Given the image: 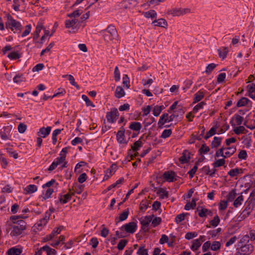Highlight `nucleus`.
Masks as SVG:
<instances>
[{"mask_svg": "<svg viewBox=\"0 0 255 255\" xmlns=\"http://www.w3.org/2000/svg\"><path fill=\"white\" fill-rule=\"evenodd\" d=\"M27 216L18 215L12 216L9 218L8 227L10 237L12 239H16L24 235V231L27 229L26 223L20 219H26Z\"/></svg>", "mask_w": 255, "mask_h": 255, "instance_id": "nucleus-1", "label": "nucleus"}, {"mask_svg": "<svg viewBox=\"0 0 255 255\" xmlns=\"http://www.w3.org/2000/svg\"><path fill=\"white\" fill-rule=\"evenodd\" d=\"M5 22V28L7 29H10L14 33H20L23 28L21 23L14 19V18L9 13L5 14L4 17Z\"/></svg>", "mask_w": 255, "mask_h": 255, "instance_id": "nucleus-2", "label": "nucleus"}, {"mask_svg": "<svg viewBox=\"0 0 255 255\" xmlns=\"http://www.w3.org/2000/svg\"><path fill=\"white\" fill-rule=\"evenodd\" d=\"M101 32L106 42H116L119 40L117 30L114 25H109L106 29L102 30Z\"/></svg>", "mask_w": 255, "mask_h": 255, "instance_id": "nucleus-3", "label": "nucleus"}, {"mask_svg": "<svg viewBox=\"0 0 255 255\" xmlns=\"http://www.w3.org/2000/svg\"><path fill=\"white\" fill-rule=\"evenodd\" d=\"M136 222H131L126 224L121 227V230L125 231L127 233L133 234L137 230Z\"/></svg>", "mask_w": 255, "mask_h": 255, "instance_id": "nucleus-4", "label": "nucleus"}, {"mask_svg": "<svg viewBox=\"0 0 255 255\" xmlns=\"http://www.w3.org/2000/svg\"><path fill=\"white\" fill-rule=\"evenodd\" d=\"M119 116V112L116 108L111 109L110 112L106 114V118L108 122L114 123L116 122Z\"/></svg>", "mask_w": 255, "mask_h": 255, "instance_id": "nucleus-5", "label": "nucleus"}, {"mask_svg": "<svg viewBox=\"0 0 255 255\" xmlns=\"http://www.w3.org/2000/svg\"><path fill=\"white\" fill-rule=\"evenodd\" d=\"M12 127L11 126H7L3 127L2 129L0 130V136L3 140H7L11 137V131Z\"/></svg>", "mask_w": 255, "mask_h": 255, "instance_id": "nucleus-6", "label": "nucleus"}, {"mask_svg": "<svg viewBox=\"0 0 255 255\" xmlns=\"http://www.w3.org/2000/svg\"><path fill=\"white\" fill-rule=\"evenodd\" d=\"M239 250L238 252L242 255H248L253 251V247L251 244L245 245L244 246L237 247Z\"/></svg>", "mask_w": 255, "mask_h": 255, "instance_id": "nucleus-7", "label": "nucleus"}, {"mask_svg": "<svg viewBox=\"0 0 255 255\" xmlns=\"http://www.w3.org/2000/svg\"><path fill=\"white\" fill-rule=\"evenodd\" d=\"M67 152V148H63L59 154V156L57 157L54 162L57 165H60L63 163L65 159L66 156V153Z\"/></svg>", "mask_w": 255, "mask_h": 255, "instance_id": "nucleus-8", "label": "nucleus"}, {"mask_svg": "<svg viewBox=\"0 0 255 255\" xmlns=\"http://www.w3.org/2000/svg\"><path fill=\"white\" fill-rule=\"evenodd\" d=\"M196 211L198 212L199 216L201 218L206 217L208 215L212 216V211L203 206H198Z\"/></svg>", "mask_w": 255, "mask_h": 255, "instance_id": "nucleus-9", "label": "nucleus"}, {"mask_svg": "<svg viewBox=\"0 0 255 255\" xmlns=\"http://www.w3.org/2000/svg\"><path fill=\"white\" fill-rule=\"evenodd\" d=\"M163 178L168 182H173L177 180L176 173L173 171H167L163 174Z\"/></svg>", "mask_w": 255, "mask_h": 255, "instance_id": "nucleus-10", "label": "nucleus"}, {"mask_svg": "<svg viewBox=\"0 0 255 255\" xmlns=\"http://www.w3.org/2000/svg\"><path fill=\"white\" fill-rule=\"evenodd\" d=\"M207 93V91L203 89L200 90L196 92L194 95L193 99V104H196L200 102L205 97V94Z\"/></svg>", "mask_w": 255, "mask_h": 255, "instance_id": "nucleus-11", "label": "nucleus"}, {"mask_svg": "<svg viewBox=\"0 0 255 255\" xmlns=\"http://www.w3.org/2000/svg\"><path fill=\"white\" fill-rule=\"evenodd\" d=\"M204 238V236H201L198 239L193 240L192 242V245L190 247L191 250L193 251L198 250L202 245V243L204 241L203 240Z\"/></svg>", "mask_w": 255, "mask_h": 255, "instance_id": "nucleus-12", "label": "nucleus"}, {"mask_svg": "<svg viewBox=\"0 0 255 255\" xmlns=\"http://www.w3.org/2000/svg\"><path fill=\"white\" fill-rule=\"evenodd\" d=\"M190 12L189 8H176L170 11V13L174 16H180Z\"/></svg>", "mask_w": 255, "mask_h": 255, "instance_id": "nucleus-13", "label": "nucleus"}, {"mask_svg": "<svg viewBox=\"0 0 255 255\" xmlns=\"http://www.w3.org/2000/svg\"><path fill=\"white\" fill-rule=\"evenodd\" d=\"M73 195L74 192H72V190L69 189V192L66 194L60 195L59 199L61 203L66 204L71 200L72 196Z\"/></svg>", "mask_w": 255, "mask_h": 255, "instance_id": "nucleus-14", "label": "nucleus"}, {"mask_svg": "<svg viewBox=\"0 0 255 255\" xmlns=\"http://www.w3.org/2000/svg\"><path fill=\"white\" fill-rule=\"evenodd\" d=\"M44 20L42 19H40L37 24L35 31L34 33L33 38L34 39H37L39 36V33L42 29H44Z\"/></svg>", "mask_w": 255, "mask_h": 255, "instance_id": "nucleus-15", "label": "nucleus"}, {"mask_svg": "<svg viewBox=\"0 0 255 255\" xmlns=\"http://www.w3.org/2000/svg\"><path fill=\"white\" fill-rule=\"evenodd\" d=\"M243 120L244 118L242 116L235 115L231 121V124L233 127L240 126L242 124Z\"/></svg>", "mask_w": 255, "mask_h": 255, "instance_id": "nucleus-16", "label": "nucleus"}, {"mask_svg": "<svg viewBox=\"0 0 255 255\" xmlns=\"http://www.w3.org/2000/svg\"><path fill=\"white\" fill-rule=\"evenodd\" d=\"M220 125L218 122H216L214 126L207 132L204 138L206 139H208L211 136L214 135L216 133V130L219 128Z\"/></svg>", "mask_w": 255, "mask_h": 255, "instance_id": "nucleus-17", "label": "nucleus"}, {"mask_svg": "<svg viewBox=\"0 0 255 255\" xmlns=\"http://www.w3.org/2000/svg\"><path fill=\"white\" fill-rule=\"evenodd\" d=\"M51 130V128L50 127H47V128H40L39 131L38 132L37 134L38 136L45 138L49 134Z\"/></svg>", "mask_w": 255, "mask_h": 255, "instance_id": "nucleus-18", "label": "nucleus"}, {"mask_svg": "<svg viewBox=\"0 0 255 255\" xmlns=\"http://www.w3.org/2000/svg\"><path fill=\"white\" fill-rule=\"evenodd\" d=\"M122 129L117 132V138L118 142L120 143H127L125 136V129L122 127Z\"/></svg>", "mask_w": 255, "mask_h": 255, "instance_id": "nucleus-19", "label": "nucleus"}, {"mask_svg": "<svg viewBox=\"0 0 255 255\" xmlns=\"http://www.w3.org/2000/svg\"><path fill=\"white\" fill-rule=\"evenodd\" d=\"M247 88L250 97L255 100V84H250L247 86Z\"/></svg>", "mask_w": 255, "mask_h": 255, "instance_id": "nucleus-20", "label": "nucleus"}, {"mask_svg": "<svg viewBox=\"0 0 255 255\" xmlns=\"http://www.w3.org/2000/svg\"><path fill=\"white\" fill-rule=\"evenodd\" d=\"M167 122H168V114L165 113L163 114L159 119L158 122V127L159 128H162L164 124Z\"/></svg>", "mask_w": 255, "mask_h": 255, "instance_id": "nucleus-21", "label": "nucleus"}, {"mask_svg": "<svg viewBox=\"0 0 255 255\" xmlns=\"http://www.w3.org/2000/svg\"><path fill=\"white\" fill-rule=\"evenodd\" d=\"M152 217H154V215L146 216L142 218L140 220L142 226L143 227H147L149 223L152 220Z\"/></svg>", "mask_w": 255, "mask_h": 255, "instance_id": "nucleus-22", "label": "nucleus"}, {"mask_svg": "<svg viewBox=\"0 0 255 255\" xmlns=\"http://www.w3.org/2000/svg\"><path fill=\"white\" fill-rule=\"evenodd\" d=\"M116 169V165L112 164L110 168L107 169V172L104 177V180H107L110 176H111L115 173Z\"/></svg>", "mask_w": 255, "mask_h": 255, "instance_id": "nucleus-23", "label": "nucleus"}, {"mask_svg": "<svg viewBox=\"0 0 255 255\" xmlns=\"http://www.w3.org/2000/svg\"><path fill=\"white\" fill-rule=\"evenodd\" d=\"M129 215V209H127L122 213L120 214L118 219H116V223H118L121 221L126 220Z\"/></svg>", "mask_w": 255, "mask_h": 255, "instance_id": "nucleus-24", "label": "nucleus"}, {"mask_svg": "<svg viewBox=\"0 0 255 255\" xmlns=\"http://www.w3.org/2000/svg\"><path fill=\"white\" fill-rule=\"evenodd\" d=\"M243 173V169L239 168H235L231 169L228 172V175L231 177H234L238 176L240 174H242Z\"/></svg>", "mask_w": 255, "mask_h": 255, "instance_id": "nucleus-25", "label": "nucleus"}, {"mask_svg": "<svg viewBox=\"0 0 255 255\" xmlns=\"http://www.w3.org/2000/svg\"><path fill=\"white\" fill-rule=\"evenodd\" d=\"M251 103L252 102L250 101V100L247 98L243 97L237 102V107H241L246 106L247 105H249L250 104H251Z\"/></svg>", "mask_w": 255, "mask_h": 255, "instance_id": "nucleus-26", "label": "nucleus"}, {"mask_svg": "<svg viewBox=\"0 0 255 255\" xmlns=\"http://www.w3.org/2000/svg\"><path fill=\"white\" fill-rule=\"evenodd\" d=\"M222 138L220 137L215 136L213 140L211 142V146L212 148H217L222 142Z\"/></svg>", "mask_w": 255, "mask_h": 255, "instance_id": "nucleus-27", "label": "nucleus"}, {"mask_svg": "<svg viewBox=\"0 0 255 255\" xmlns=\"http://www.w3.org/2000/svg\"><path fill=\"white\" fill-rule=\"evenodd\" d=\"M142 128L141 124L139 122H131L130 123L129 128L131 130L135 131H139Z\"/></svg>", "mask_w": 255, "mask_h": 255, "instance_id": "nucleus-28", "label": "nucleus"}, {"mask_svg": "<svg viewBox=\"0 0 255 255\" xmlns=\"http://www.w3.org/2000/svg\"><path fill=\"white\" fill-rule=\"evenodd\" d=\"M226 151H225V158H228L232 156L236 151V147L232 146L231 147H225Z\"/></svg>", "mask_w": 255, "mask_h": 255, "instance_id": "nucleus-29", "label": "nucleus"}, {"mask_svg": "<svg viewBox=\"0 0 255 255\" xmlns=\"http://www.w3.org/2000/svg\"><path fill=\"white\" fill-rule=\"evenodd\" d=\"M37 190V186L33 184H30L24 188L25 194H31L36 192Z\"/></svg>", "mask_w": 255, "mask_h": 255, "instance_id": "nucleus-30", "label": "nucleus"}, {"mask_svg": "<svg viewBox=\"0 0 255 255\" xmlns=\"http://www.w3.org/2000/svg\"><path fill=\"white\" fill-rule=\"evenodd\" d=\"M152 24L155 26H161L165 27L167 26V22L163 18H160L157 20H155L152 22Z\"/></svg>", "mask_w": 255, "mask_h": 255, "instance_id": "nucleus-31", "label": "nucleus"}, {"mask_svg": "<svg viewBox=\"0 0 255 255\" xmlns=\"http://www.w3.org/2000/svg\"><path fill=\"white\" fill-rule=\"evenodd\" d=\"M7 57L10 60H16L21 57V54L17 51H11L8 55Z\"/></svg>", "mask_w": 255, "mask_h": 255, "instance_id": "nucleus-32", "label": "nucleus"}, {"mask_svg": "<svg viewBox=\"0 0 255 255\" xmlns=\"http://www.w3.org/2000/svg\"><path fill=\"white\" fill-rule=\"evenodd\" d=\"M218 54L220 58L222 59H224L228 52V50L227 47H222L218 50Z\"/></svg>", "mask_w": 255, "mask_h": 255, "instance_id": "nucleus-33", "label": "nucleus"}, {"mask_svg": "<svg viewBox=\"0 0 255 255\" xmlns=\"http://www.w3.org/2000/svg\"><path fill=\"white\" fill-rule=\"evenodd\" d=\"M22 251L20 249L16 247H13L9 249L7 251L8 255H19Z\"/></svg>", "mask_w": 255, "mask_h": 255, "instance_id": "nucleus-34", "label": "nucleus"}, {"mask_svg": "<svg viewBox=\"0 0 255 255\" xmlns=\"http://www.w3.org/2000/svg\"><path fill=\"white\" fill-rule=\"evenodd\" d=\"M163 109V106H155L152 110L153 115L155 117H158Z\"/></svg>", "mask_w": 255, "mask_h": 255, "instance_id": "nucleus-35", "label": "nucleus"}, {"mask_svg": "<svg viewBox=\"0 0 255 255\" xmlns=\"http://www.w3.org/2000/svg\"><path fill=\"white\" fill-rule=\"evenodd\" d=\"M42 250L45 252L47 255H53L56 254V251L48 246H44L42 248Z\"/></svg>", "mask_w": 255, "mask_h": 255, "instance_id": "nucleus-36", "label": "nucleus"}, {"mask_svg": "<svg viewBox=\"0 0 255 255\" xmlns=\"http://www.w3.org/2000/svg\"><path fill=\"white\" fill-rule=\"evenodd\" d=\"M125 94V91L122 87L118 86L117 87L115 92V96L117 98H121L124 96Z\"/></svg>", "mask_w": 255, "mask_h": 255, "instance_id": "nucleus-37", "label": "nucleus"}, {"mask_svg": "<svg viewBox=\"0 0 255 255\" xmlns=\"http://www.w3.org/2000/svg\"><path fill=\"white\" fill-rule=\"evenodd\" d=\"M244 201V197L241 194L239 196H238L234 201L233 205L235 207L238 208L240 206Z\"/></svg>", "mask_w": 255, "mask_h": 255, "instance_id": "nucleus-38", "label": "nucleus"}, {"mask_svg": "<svg viewBox=\"0 0 255 255\" xmlns=\"http://www.w3.org/2000/svg\"><path fill=\"white\" fill-rule=\"evenodd\" d=\"M54 190L52 188H47L45 193H43V195L42 197V200H46L47 199L51 197V195L53 193Z\"/></svg>", "mask_w": 255, "mask_h": 255, "instance_id": "nucleus-39", "label": "nucleus"}, {"mask_svg": "<svg viewBox=\"0 0 255 255\" xmlns=\"http://www.w3.org/2000/svg\"><path fill=\"white\" fill-rule=\"evenodd\" d=\"M65 93V91L64 89H62L60 92L55 93L52 96H47L46 95H44L42 99L45 101L47 100L48 99H52L54 97L59 96L60 95H63Z\"/></svg>", "mask_w": 255, "mask_h": 255, "instance_id": "nucleus-40", "label": "nucleus"}, {"mask_svg": "<svg viewBox=\"0 0 255 255\" xmlns=\"http://www.w3.org/2000/svg\"><path fill=\"white\" fill-rule=\"evenodd\" d=\"M250 241V237L249 235H246L241 239L240 242L238 244L237 247L244 246L245 245H247V243Z\"/></svg>", "mask_w": 255, "mask_h": 255, "instance_id": "nucleus-41", "label": "nucleus"}, {"mask_svg": "<svg viewBox=\"0 0 255 255\" xmlns=\"http://www.w3.org/2000/svg\"><path fill=\"white\" fill-rule=\"evenodd\" d=\"M144 16L146 18H151L153 19L156 17L157 13L154 10H149L143 13Z\"/></svg>", "mask_w": 255, "mask_h": 255, "instance_id": "nucleus-42", "label": "nucleus"}, {"mask_svg": "<svg viewBox=\"0 0 255 255\" xmlns=\"http://www.w3.org/2000/svg\"><path fill=\"white\" fill-rule=\"evenodd\" d=\"M83 190L84 186L83 185H78L77 184H75L72 189L74 193H76L78 194H81Z\"/></svg>", "mask_w": 255, "mask_h": 255, "instance_id": "nucleus-43", "label": "nucleus"}, {"mask_svg": "<svg viewBox=\"0 0 255 255\" xmlns=\"http://www.w3.org/2000/svg\"><path fill=\"white\" fill-rule=\"evenodd\" d=\"M221 243L218 241H214L212 244L211 243V250L213 251L220 250L221 248Z\"/></svg>", "mask_w": 255, "mask_h": 255, "instance_id": "nucleus-44", "label": "nucleus"}, {"mask_svg": "<svg viewBox=\"0 0 255 255\" xmlns=\"http://www.w3.org/2000/svg\"><path fill=\"white\" fill-rule=\"evenodd\" d=\"M126 7H135L138 4L137 0H126Z\"/></svg>", "mask_w": 255, "mask_h": 255, "instance_id": "nucleus-45", "label": "nucleus"}, {"mask_svg": "<svg viewBox=\"0 0 255 255\" xmlns=\"http://www.w3.org/2000/svg\"><path fill=\"white\" fill-rule=\"evenodd\" d=\"M206 103L205 102L202 101L196 105L193 109L194 113H197L200 110L203 109L204 106L206 105Z\"/></svg>", "mask_w": 255, "mask_h": 255, "instance_id": "nucleus-46", "label": "nucleus"}, {"mask_svg": "<svg viewBox=\"0 0 255 255\" xmlns=\"http://www.w3.org/2000/svg\"><path fill=\"white\" fill-rule=\"evenodd\" d=\"M196 200L192 199L191 202H189L186 204L184 209L186 210H189L191 209H194L196 207Z\"/></svg>", "mask_w": 255, "mask_h": 255, "instance_id": "nucleus-47", "label": "nucleus"}, {"mask_svg": "<svg viewBox=\"0 0 255 255\" xmlns=\"http://www.w3.org/2000/svg\"><path fill=\"white\" fill-rule=\"evenodd\" d=\"M61 231V229L60 228H55V229L53 230L52 232L47 237L48 240L52 239L55 235L60 234Z\"/></svg>", "mask_w": 255, "mask_h": 255, "instance_id": "nucleus-48", "label": "nucleus"}, {"mask_svg": "<svg viewBox=\"0 0 255 255\" xmlns=\"http://www.w3.org/2000/svg\"><path fill=\"white\" fill-rule=\"evenodd\" d=\"M143 143L139 138L137 141H135L132 145L131 148L133 151H137L142 145Z\"/></svg>", "mask_w": 255, "mask_h": 255, "instance_id": "nucleus-49", "label": "nucleus"}, {"mask_svg": "<svg viewBox=\"0 0 255 255\" xmlns=\"http://www.w3.org/2000/svg\"><path fill=\"white\" fill-rule=\"evenodd\" d=\"M77 22V20L76 18L71 20H67L65 21V26L66 28H70L74 26Z\"/></svg>", "mask_w": 255, "mask_h": 255, "instance_id": "nucleus-50", "label": "nucleus"}, {"mask_svg": "<svg viewBox=\"0 0 255 255\" xmlns=\"http://www.w3.org/2000/svg\"><path fill=\"white\" fill-rule=\"evenodd\" d=\"M226 150V148L224 147H222L219 150H218L215 153V157H219L220 156L223 157L224 158H225V152L224 150Z\"/></svg>", "mask_w": 255, "mask_h": 255, "instance_id": "nucleus-51", "label": "nucleus"}, {"mask_svg": "<svg viewBox=\"0 0 255 255\" xmlns=\"http://www.w3.org/2000/svg\"><path fill=\"white\" fill-rule=\"evenodd\" d=\"M61 131V129H56L53 131L52 133V143L53 144H55L57 142V135L60 133Z\"/></svg>", "mask_w": 255, "mask_h": 255, "instance_id": "nucleus-52", "label": "nucleus"}, {"mask_svg": "<svg viewBox=\"0 0 255 255\" xmlns=\"http://www.w3.org/2000/svg\"><path fill=\"white\" fill-rule=\"evenodd\" d=\"M225 164V160L224 158L219 159L213 163L214 168L219 167L223 166Z\"/></svg>", "mask_w": 255, "mask_h": 255, "instance_id": "nucleus-53", "label": "nucleus"}, {"mask_svg": "<svg viewBox=\"0 0 255 255\" xmlns=\"http://www.w3.org/2000/svg\"><path fill=\"white\" fill-rule=\"evenodd\" d=\"M189 156L186 152H184L182 156L179 158V161L182 163H187L189 160Z\"/></svg>", "mask_w": 255, "mask_h": 255, "instance_id": "nucleus-54", "label": "nucleus"}, {"mask_svg": "<svg viewBox=\"0 0 255 255\" xmlns=\"http://www.w3.org/2000/svg\"><path fill=\"white\" fill-rule=\"evenodd\" d=\"M237 193L235 190H232L227 195V201L232 202L236 198Z\"/></svg>", "mask_w": 255, "mask_h": 255, "instance_id": "nucleus-55", "label": "nucleus"}, {"mask_svg": "<svg viewBox=\"0 0 255 255\" xmlns=\"http://www.w3.org/2000/svg\"><path fill=\"white\" fill-rule=\"evenodd\" d=\"M13 81L14 83L19 84L21 82L25 81V78L23 77V75H16L13 78Z\"/></svg>", "mask_w": 255, "mask_h": 255, "instance_id": "nucleus-56", "label": "nucleus"}, {"mask_svg": "<svg viewBox=\"0 0 255 255\" xmlns=\"http://www.w3.org/2000/svg\"><path fill=\"white\" fill-rule=\"evenodd\" d=\"M31 29H32V27L30 24H28V25H26L25 27L24 30L21 34V36L22 37H25L27 35H28L30 33V32L31 30Z\"/></svg>", "mask_w": 255, "mask_h": 255, "instance_id": "nucleus-57", "label": "nucleus"}, {"mask_svg": "<svg viewBox=\"0 0 255 255\" xmlns=\"http://www.w3.org/2000/svg\"><path fill=\"white\" fill-rule=\"evenodd\" d=\"M128 243L127 240H121L118 245L117 248L120 251L123 250Z\"/></svg>", "mask_w": 255, "mask_h": 255, "instance_id": "nucleus-58", "label": "nucleus"}, {"mask_svg": "<svg viewBox=\"0 0 255 255\" xmlns=\"http://www.w3.org/2000/svg\"><path fill=\"white\" fill-rule=\"evenodd\" d=\"M172 134V130L171 129H164L160 137L162 138H166L169 137Z\"/></svg>", "mask_w": 255, "mask_h": 255, "instance_id": "nucleus-59", "label": "nucleus"}, {"mask_svg": "<svg viewBox=\"0 0 255 255\" xmlns=\"http://www.w3.org/2000/svg\"><path fill=\"white\" fill-rule=\"evenodd\" d=\"M63 77H67L68 80L69 81L70 84L76 87L77 88L78 87V86L77 85V83L75 82V79L74 77L71 75H65L63 76Z\"/></svg>", "mask_w": 255, "mask_h": 255, "instance_id": "nucleus-60", "label": "nucleus"}, {"mask_svg": "<svg viewBox=\"0 0 255 255\" xmlns=\"http://www.w3.org/2000/svg\"><path fill=\"white\" fill-rule=\"evenodd\" d=\"M220 221L219 216L216 215L214 217L213 220L210 221V223L212 226L216 227L219 225Z\"/></svg>", "mask_w": 255, "mask_h": 255, "instance_id": "nucleus-61", "label": "nucleus"}, {"mask_svg": "<svg viewBox=\"0 0 255 255\" xmlns=\"http://www.w3.org/2000/svg\"><path fill=\"white\" fill-rule=\"evenodd\" d=\"M137 254L138 255H148L147 250L144 246L140 247L138 249Z\"/></svg>", "mask_w": 255, "mask_h": 255, "instance_id": "nucleus-62", "label": "nucleus"}, {"mask_svg": "<svg viewBox=\"0 0 255 255\" xmlns=\"http://www.w3.org/2000/svg\"><path fill=\"white\" fill-rule=\"evenodd\" d=\"M27 129V126L24 123H20L17 127L18 131L20 133H24Z\"/></svg>", "mask_w": 255, "mask_h": 255, "instance_id": "nucleus-63", "label": "nucleus"}, {"mask_svg": "<svg viewBox=\"0 0 255 255\" xmlns=\"http://www.w3.org/2000/svg\"><path fill=\"white\" fill-rule=\"evenodd\" d=\"M198 236V234L197 232H188L186 234L185 236V238L187 240H191L196 237Z\"/></svg>", "mask_w": 255, "mask_h": 255, "instance_id": "nucleus-64", "label": "nucleus"}]
</instances>
